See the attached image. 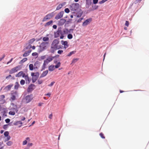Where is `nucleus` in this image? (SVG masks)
Returning a JSON list of instances; mask_svg holds the SVG:
<instances>
[{
	"label": "nucleus",
	"instance_id": "57",
	"mask_svg": "<svg viewBox=\"0 0 149 149\" xmlns=\"http://www.w3.org/2000/svg\"><path fill=\"white\" fill-rule=\"evenodd\" d=\"M98 0H93V3L94 4H96L97 3Z\"/></svg>",
	"mask_w": 149,
	"mask_h": 149
},
{
	"label": "nucleus",
	"instance_id": "22",
	"mask_svg": "<svg viewBox=\"0 0 149 149\" xmlns=\"http://www.w3.org/2000/svg\"><path fill=\"white\" fill-rule=\"evenodd\" d=\"M48 70L50 71H52L55 70V67L54 65H52L49 66L48 67Z\"/></svg>",
	"mask_w": 149,
	"mask_h": 149
},
{
	"label": "nucleus",
	"instance_id": "32",
	"mask_svg": "<svg viewBox=\"0 0 149 149\" xmlns=\"http://www.w3.org/2000/svg\"><path fill=\"white\" fill-rule=\"evenodd\" d=\"M76 52V51H72L70 52L67 56L69 57L72 54H74Z\"/></svg>",
	"mask_w": 149,
	"mask_h": 149
},
{
	"label": "nucleus",
	"instance_id": "2",
	"mask_svg": "<svg viewBox=\"0 0 149 149\" xmlns=\"http://www.w3.org/2000/svg\"><path fill=\"white\" fill-rule=\"evenodd\" d=\"M18 94L17 92L12 91L10 93V98L9 100L12 102L16 99V97L18 96Z\"/></svg>",
	"mask_w": 149,
	"mask_h": 149
},
{
	"label": "nucleus",
	"instance_id": "6",
	"mask_svg": "<svg viewBox=\"0 0 149 149\" xmlns=\"http://www.w3.org/2000/svg\"><path fill=\"white\" fill-rule=\"evenodd\" d=\"M54 16L53 12L49 13L46 15L42 20V22H45L52 17Z\"/></svg>",
	"mask_w": 149,
	"mask_h": 149
},
{
	"label": "nucleus",
	"instance_id": "45",
	"mask_svg": "<svg viewBox=\"0 0 149 149\" xmlns=\"http://www.w3.org/2000/svg\"><path fill=\"white\" fill-rule=\"evenodd\" d=\"M13 144V142L11 141H9L6 143V144L8 146H10Z\"/></svg>",
	"mask_w": 149,
	"mask_h": 149
},
{
	"label": "nucleus",
	"instance_id": "21",
	"mask_svg": "<svg viewBox=\"0 0 149 149\" xmlns=\"http://www.w3.org/2000/svg\"><path fill=\"white\" fill-rule=\"evenodd\" d=\"M48 70H46L45 71H44L42 74L40 76V78L46 76L48 73Z\"/></svg>",
	"mask_w": 149,
	"mask_h": 149
},
{
	"label": "nucleus",
	"instance_id": "13",
	"mask_svg": "<svg viewBox=\"0 0 149 149\" xmlns=\"http://www.w3.org/2000/svg\"><path fill=\"white\" fill-rule=\"evenodd\" d=\"M64 14L63 11H61L58 13L55 17V18L56 19H58L61 18Z\"/></svg>",
	"mask_w": 149,
	"mask_h": 149
},
{
	"label": "nucleus",
	"instance_id": "48",
	"mask_svg": "<svg viewBox=\"0 0 149 149\" xmlns=\"http://www.w3.org/2000/svg\"><path fill=\"white\" fill-rule=\"evenodd\" d=\"M7 138L5 139V141H7L10 139V137L9 136H6Z\"/></svg>",
	"mask_w": 149,
	"mask_h": 149
},
{
	"label": "nucleus",
	"instance_id": "38",
	"mask_svg": "<svg viewBox=\"0 0 149 149\" xmlns=\"http://www.w3.org/2000/svg\"><path fill=\"white\" fill-rule=\"evenodd\" d=\"M79 60V58H74L73 59L72 62V63H74L77 62Z\"/></svg>",
	"mask_w": 149,
	"mask_h": 149
},
{
	"label": "nucleus",
	"instance_id": "55",
	"mask_svg": "<svg viewBox=\"0 0 149 149\" xmlns=\"http://www.w3.org/2000/svg\"><path fill=\"white\" fill-rule=\"evenodd\" d=\"M125 25L127 26H128L129 25V22L128 21H126L125 23Z\"/></svg>",
	"mask_w": 149,
	"mask_h": 149
},
{
	"label": "nucleus",
	"instance_id": "64",
	"mask_svg": "<svg viewBox=\"0 0 149 149\" xmlns=\"http://www.w3.org/2000/svg\"><path fill=\"white\" fill-rule=\"evenodd\" d=\"M45 58V56H42L41 57V59H44Z\"/></svg>",
	"mask_w": 149,
	"mask_h": 149
},
{
	"label": "nucleus",
	"instance_id": "51",
	"mask_svg": "<svg viewBox=\"0 0 149 149\" xmlns=\"http://www.w3.org/2000/svg\"><path fill=\"white\" fill-rule=\"evenodd\" d=\"M55 83V82L54 81H52L51 83L50 84L48 85V86L50 87L52 86Z\"/></svg>",
	"mask_w": 149,
	"mask_h": 149
},
{
	"label": "nucleus",
	"instance_id": "25",
	"mask_svg": "<svg viewBox=\"0 0 149 149\" xmlns=\"http://www.w3.org/2000/svg\"><path fill=\"white\" fill-rule=\"evenodd\" d=\"M53 23V21L52 20H51L47 22L45 24V26L46 27L49 25H52V24Z\"/></svg>",
	"mask_w": 149,
	"mask_h": 149
},
{
	"label": "nucleus",
	"instance_id": "29",
	"mask_svg": "<svg viewBox=\"0 0 149 149\" xmlns=\"http://www.w3.org/2000/svg\"><path fill=\"white\" fill-rule=\"evenodd\" d=\"M27 58H23L19 62L20 64H22L23 63L25 62L26 61H27Z\"/></svg>",
	"mask_w": 149,
	"mask_h": 149
},
{
	"label": "nucleus",
	"instance_id": "26",
	"mask_svg": "<svg viewBox=\"0 0 149 149\" xmlns=\"http://www.w3.org/2000/svg\"><path fill=\"white\" fill-rule=\"evenodd\" d=\"M26 140H24L22 144L24 145H25L27 144V141H29L30 140V139L29 137H27L26 139Z\"/></svg>",
	"mask_w": 149,
	"mask_h": 149
},
{
	"label": "nucleus",
	"instance_id": "14",
	"mask_svg": "<svg viewBox=\"0 0 149 149\" xmlns=\"http://www.w3.org/2000/svg\"><path fill=\"white\" fill-rule=\"evenodd\" d=\"M5 98V96L4 95H0V103L1 104H3L5 103L6 101L4 99Z\"/></svg>",
	"mask_w": 149,
	"mask_h": 149
},
{
	"label": "nucleus",
	"instance_id": "37",
	"mask_svg": "<svg viewBox=\"0 0 149 149\" xmlns=\"http://www.w3.org/2000/svg\"><path fill=\"white\" fill-rule=\"evenodd\" d=\"M29 68L30 70H32L33 69V64H30L29 65Z\"/></svg>",
	"mask_w": 149,
	"mask_h": 149
},
{
	"label": "nucleus",
	"instance_id": "58",
	"mask_svg": "<svg viewBox=\"0 0 149 149\" xmlns=\"http://www.w3.org/2000/svg\"><path fill=\"white\" fill-rule=\"evenodd\" d=\"M52 116H53V115H52V113L51 114H50L49 115V119H52Z\"/></svg>",
	"mask_w": 149,
	"mask_h": 149
},
{
	"label": "nucleus",
	"instance_id": "27",
	"mask_svg": "<svg viewBox=\"0 0 149 149\" xmlns=\"http://www.w3.org/2000/svg\"><path fill=\"white\" fill-rule=\"evenodd\" d=\"M13 86V84H10L8 85L6 87H5V88L6 89H7L8 90H9L10 89L11 87Z\"/></svg>",
	"mask_w": 149,
	"mask_h": 149
},
{
	"label": "nucleus",
	"instance_id": "60",
	"mask_svg": "<svg viewBox=\"0 0 149 149\" xmlns=\"http://www.w3.org/2000/svg\"><path fill=\"white\" fill-rule=\"evenodd\" d=\"M13 58H12L10 60V61H8V62L7 63V64H8L9 63H10L12 62V61H13Z\"/></svg>",
	"mask_w": 149,
	"mask_h": 149
},
{
	"label": "nucleus",
	"instance_id": "61",
	"mask_svg": "<svg viewBox=\"0 0 149 149\" xmlns=\"http://www.w3.org/2000/svg\"><path fill=\"white\" fill-rule=\"evenodd\" d=\"M51 94L49 93H47L45 94V96H48L49 97H50Z\"/></svg>",
	"mask_w": 149,
	"mask_h": 149
},
{
	"label": "nucleus",
	"instance_id": "3",
	"mask_svg": "<svg viewBox=\"0 0 149 149\" xmlns=\"http://www.w3.org/2000/svg\"><path fill=\"white\" fill-rule=\"evenodd\" d=\"M79 7V4L77 3H73L70 6V9L72 11H76Z\"/></svg>",
	"mask_w": 149,
	"mask_h": 149
},
{
	"label": "nucleus",
	"instance_id": "49",
	"mask_svg": "<svg viewBox=\"0 0 149 149\" xmlns=\"http://www.w3.org/2000/svg\"><path fill=\"white\" fill-rule=\"evenodd\" d=\"M38 84H40L42 83L43 81L41 80H38Z\"/></svg>",
	"mask_w": 149,
	"mask_h": 149
},
{
	"label": "nucleus",
	"instance_id": "36",
	"mask_svg": "<svg viewBox=\"0 0 149 149\" xmlns=\"http://www.w3.org/2000/svg\"><path fill=\"white\" fill-rule=\"evenodd\" d=\"M35 39L33 38L30 39L29 41V43L30 44H31L33 43V42L35 41Z\"/></svg>",
	"mask_w": 149,
	"mask_h": 149
},
{
	"label": "nucleus",
	"instance_id": "35",
	"mask_svg": "<svg viewBox=\"0 0 149 149\" xmlns=\"http://www.w3.org/2000/svg\"><path fill=\"white\" fill-rule=\"evenodd\" d=\"M63 5L62 4H60L58 5L57 7L56 10H58L61 8L63 7Z\"/></svg>",
	"mask_w": 149,
	"mask_h": 149
},
{
	"label": "nucleus",
	"instance_id": "18",
	"mask_svg": "<svg viewBox=\"0 0 149 149\" xmlns=\"http://www.w3.org/2000/svg\"><path fill=\"white\" fill-rule=\"evenodd\" d=\"M66 22V20L64 19H61L58 21V24L60 26H62Z\"/></svg>",
	"mask_w": 149,
	"mask_h": 149
},
{
	"label": "nucleus",
	"instance_id": "19",
	"mask_svg": "<svg viewBox=\"0 0 149 149\" xmlns=\"http://www.w3.org/2000/svg\"><path fill=\"white\" fill-rule=\"evenodd\" d=\"M61 44L64 46V48L66 49L68 47V42L67 41L62 40L61 41Z\"/></svg>",
	"mask_w": 149,
	"mask_h": 149
},
{
	"label": "nucleus",
	"instance_id": "54",
	"mask_svg": "<svg viewBox=\"0 0 149 149\" xmlns=\"http://www.w3.org/2000/svg\"><path fill=\"white\" fill-rule=\"evenodd\" d=\"M5 57V55L4 54H3L2 57L0 58V62Z\"/></svg>",
	"mask_w": 149,
	"mask_h": 149
},
{
	"label": "nucleus",
	"instance_id": "59",
	"mask_svg": "<svg viewBox=\"0 0 149 149\" xmlns=\"http://www.w3.org/2000/svg\"><path fill=\"white\" fill-rule=\"evenodd\" d=\"M10 119L8 118L6 119L5 120V121L6 123H9L10 121Z\"/></svg>",
	"mask_w": 149,
	"mask_h": 149
},
{
	"label": "nucleus",
	"instance_id": "46",
	"mask_svg": "<svg viewBox=\"0 0 149 149\" xmlns=\"http://www.w3.org/2000/svg\"><path fill=\"white\" fill-rule=\"evenodd\" d=\"M82 14V12H80V13L77 15V17H80L81 16Z\"/></svg>",
	"mask_w": 149,
	"mask_h": 149
},
{
	"label": "nucleus",
	"instance_id": "34",
	"mask_svg": "<svg viewBox=\"0 0 149 149\" xmlns=\"http://www.w3.org/2000/svg\"><path fill=\"white\" fill-rule=\"evenodd\" d=\"M42 40L44 42H48L49 40V38L48 37H44L43 38Z\"/></svg>",
	"mask_w": 149,
	"mask_h": 149
},
{
	"label": "nucleus",
	"instance_id": "33",
	"mask_svg": "<svg viewBox=\"0 0 149 149\" xmlns=\"http://www.w3.org/2000/svg\"><path fill=\"white\" fill-rule=\"evenodd\" d=\"M31 48H32L33 49H35L36 47L34 46H33L32 47L31 45H29L26 47V48L27 49H30Z\"/></svg>",
	"mask_w": 149,
	"mask_h": 149
},
{
	"label": "nucleus",
	"instance_id": "39",
	"mask_svg": "<svg viewBox=\"0 0 149 149\" xmlns=\"http://www.w3.org/2000/svg\"><path fill=\"white\" fill-rule=\"evenodd\" d=\"M61 65V63L60 62L58 63L54 67L55 68H57L60 67Z\"/></svg>",
	"mask_w": 149,
	"mask_h": 149
},
{
	"label": "nucleus",
	"instance_id": "4",
	"mask_svg": "<svg viewBox=\"0 0 149 149\" xmlns=\"http://www.w3.org/2000/svg\"><path fill=\"white\" fill-rule=\"evenodd\" d=\"M55 38H57L60 36V38L62 39L63 38L64 36L63 35L62 31L61 29H58L56 32L54 33Z\"/></svg>",
	"mask_w": 149,
	"mask_h": 149
},
{
	"label": "nucleus",
	"instance_id": "62",
	"mask_svg": "<svg viewBox=\"0 0 149 149\" xmlns=\"http://www.w3.org/2000/svg\"><path fill=\"white\" fill-rule=\"evenodd\" d=\"M25 118L24 117H22V118H21V120L22 121H23V120H25Z\"/></svg>",
	"mask_w": 149,
	"mask_h": 149
},
{
	"label": "nucleus",
	"instance_id": "9",
	"mask_svg": "<svg viewBox=\"0 0 149 149\" xmlns=\"http://www.w3.org/2000/svg\"><path fill=\"white\" fill-rule=\"evenodd\" d=\"M33 99V95L31 94L27 95L25 98V101L27 103L31 102Z\"/></svg>",
	"mask_w": 149,
	"mask_h": 149
},
{
	"label": "nucleus",
	"instance_id": "41",
	"mask_svg": "<svg viewBox=\"0 0 149 149\" xmlns=\"http://www.w3.org/2000/svg\"><path fill=\"white\" fill-rule=\"evenodd\" d=\"M32 55L33 56H36V58L37 57L38 55V53L37 52H33L32 54Z\"/></svg>",
	"mask_w": 149,
	"mask_h": 149
},
{
	"label": "nucleus",
	"instance_id": "1",
	"mask_svg": "<svg viewBox=\"0 0 149 149\" xmlns=\"http://www.w3.org/2000/svg\"><path fill=\"white\" fill-rule=\"evenodd\" d=\"M59 43L58 40L55 39L53 41L51 46V52L54 53L56 49H59L60 47H59L58 45Z\"/></svg>",
	"mask_w": 149,
	"mask_h": 149
},
{
	"label": "nucleus",
	"instance_id": "28",
	"mask_svg": "<svg viewBox=\"0 0 149 149\" xmlns=\"http://www.w3.org/2000/svg\"><path fill=\"white\" fill-rule=\"evenodd\" d=\"M62 33H63V36L64 34H67L68 33V29H65L62 31Z\"/></svg>",
	"mask_w": 149,
	"mask_h": 149
},
{
	"label": "nucleus",
	"instance_id": "40",
	"mask_svg": "<svg viewBox=\"0 0 149 149\" xmlns=\"http://www.w3.org/2000/svg\"><path fill=\"white\" fill-rule=\"evenodd\" d=\"M68 38L69 39H71L73 37L72 35L71 34H69L67 36Z\"/></svg>",
	"mask_w": 149,
	"mask_h": 149
},
{
	"label": "nucleus",
	"instance_id": "8",
	"mask_svg": "<svg viewBox=\"0 0 149 149\" xmlns=\"http://www.w3.org/2000/svg\"><path fill=\"white\" fill-rule=\"evenodd\" d=\"M39 74L38 72H36L35 73L34 72H32L31 73V75L33 77H32V81L34 82L35 81L38 79Z\"/></svg>",
	"mask_w": 149,
	"mask_h": 149
},
{
	"label": "nucleus",
	"instance_id": "30",
	"mask_svg": "<svg viewBox=\"0 0 149 149\" xmlns=\"http://www.w3.org/2000/svg\"><path fill=\"white\" fill-rule=\"evenodd\" d=\"M19 86V84L18 82H16L14 86V88L15 89H17Z\"/></svg>",
	"mask_w": 149,
	"mask_h": 149
},
{
	"label": "nucleus",
	"instance_id": "23",
	"mask_svg": "<svg viewBox=\"0 0 149 149\" xmlns=\"http://www.w3.org/2000/svg\"><path fill=\"white\" fill-rule=\"evenodd\" d=\"M22 123L21 121H17L13 124L14 125H18L19 124H20V125L19 126V127L22 126Z\"/></svg>",
	"mask_w": 149,
	"mask_h": 149
},
{
	"label": "nucleus",
	"instance_id": "10",
	"mask_svg": "<svg viewBox=\"0 0 149 149\" xmlns=\"http://www.w3.org/2000/svg\"><path fill=\"white\" fill-rule=\"evenodd\" d=\"M10 105V110L13 111H16L17 112L18 111L17 106L13 102L11 103Z\"/></svg>",
	"mask_w": 149,
	"mask_h": 149
},
{
	"label": "nucleus",
	"instance_id": "52",
	"mask_svg": "<svg viewBox=\"0 0 149 149\" xmlns=\"http://www.w3.org/2000/svg\"><path fill=\"white\" fill-rule=\"evenodd\" d=\"M33 145V144L32 143H28L27 144V147L29 148L30 147L32 146Z\"/></svg>",
	"mask_w": 149,
	"mask_h": 149
},
{
	"label": "nucleus",
	"instance_id": "24",
	"mask_svg": "<svg viewBox=\"0 0 149 149\" xmlns=\"http://www.w3.org/2000/svg\"><path fill=\"white\" fill-rule=\"evenodd\" d=\"M24 77L26 81V83L28 82V83H29L31 81V79L29 77L28 75H26Z\"/></svg>",
	"mask_w": 149,
	"mask_h": 149
},
{
	"label": "nucleus",
	"instance_id": "16",
	"mask_svg": "<svg viewBox=\"0 0 149 149\" xmlns=\"http://www.w3.org/2000/svg\"><path fill=\"white\" fill-rule=\"evenodd\" d=\"M53 58V57H49L47 59L44 61V63L47 65L49 63L52 61Z\"/></svg>",
	"mask_w": 149,
	"mask_h": 149
},
{
	"label": "nucleus",
	"instance_id": "31",
	"mask_svg": "<svg viewBox=\"0 0 149 149\" xmlns=\"http://www.w3.org/2000/svg\"><path fill=\"white\" fill-rule=\"evenodd\" d=\"M15 111H13L11 110V111L9 112V114L10 115H14L15 113Z\"/></svg>",
	"mask_w": 149,
	"mask_h": 149
},
{
	"label": "nucleus",
	"instance_id": "63",
	"mask_svg": "<svg viewBox=\"0 0 149 149\" xmlns=\"http://www.w3.org/2000/svg\"><path fill=\"white\" fill-rule=\"evenodd\" d=\"M53 28L54 29H56L57 28V26L56 25H54L53 26Z\"/></svg>",
	"mask_w": 149,
	"mask_h": 149
},
{
	"label": "nucleus",
	"instance_id": "17",
	"mask_svg": "<svg viewBox=\"0 0 149 149\" xmlns=\"http://www.w3.org/2000/svg\"><path fill=\"white\" fill-rule=\"evenodd\" d=\"M40 63L38 61H36L34 64V68L38 69L40 67Z\"/></svg>",
	"mask_w": 149,
	"mask_h": 149
},
{
	"label": "nucleus",
	"instance_id": "12",
	"mask_svg": "<svg viewBox=\"0 0 149 149\" xmlns=\"http://www.w3.org/2000/svg\"><path fill=\"white\" fill-rule=\"evenodd\" d=\"M92 21V18H90L87 19L82 24V26H86L88 24Z\"/></svg>",
	"mask_w": 149,
	"mask_h": 149
},
{
	"label": "nucleus",
	"instance_id": "50",
	"mask_svg": "<svg viewBox=\"0 0 149 149\" xmlns=\"http://www.w3.org/2000/svg\"><path fill=\"white\" fill-rule=\"evenodd\" d=\"M65 11L67 13H68L70 12L69 9L68 8H66L65 9Z\"/></svg>",
	"mask_w": 149,
	"mask_h": 149
},
{
	"label": "nucleus",
	"instance_id": "47",
	"mask_svg": "<svg viewBox=\"0 0 149 149\" xmlns=\"http://www.w3.org/2000/svg\"><path fill=\"white\" fill-rule=\"evenodd\" d=\"M9 134V132L8 131H6V132H5L4 133V136L6 137L9 136L8 135Z\"/></svg>",
	"mask_w": 149,
	"mask_h": 149
},
{
	"label": "nucleus",
	"instance_id": "56",
	"mask_svg": "<svg viewBox=\"0 0 149 149\" xmlns=\"http://www.w3.org/2000/svg\"><path fill=\"white\" fill-rule=\"evenodd\" d=\"M83 19V18H81L79 19L77 21V23L80 22L81 20Z\"/></svg>",
	"mask_w": 149,
	"mask_h": 149
},
{
	"label": "nucleus",
	"instance_id": "20",
	"mask_svg": "<svg viewBox=\"0 0 149 149\" xmlns=\"http://www.w3.org/2000/svg\"><path fill=\"white\" fill-rule=\"evenodd\" d=\"M31 49H30L28 51L26 52L23 55V57H26L28 56L31 52Z\"/></svg>",
	"mask_w": 149,
	"mask_h": 149
},
{
	"label": "nucleus",
	"instance_id": "15",
	"mask_svg": "<svg viewBox=\"0 0 149 149\" xmlns=\"http://www.w3.org/2000/svg\"><path fill=\"white\" fill-rule=\"evenodd\" d=\"M26 75L23 71H21L18 72L17 74L15 75V77H19L22 76L23 77H24Z\"/></svg>",
	"mask_w": 149,
	"mask_h": 149
},
{
	"label": "nucleus",
	"instance_id": "42",
	"mask_svg": "<svg viewBox=\"0 0 149 149\" xmlns=\"http://www.w3.org/2000/svg\"><path fill=\"white\" fill-rule=\"evenodd\" d=\"M20 84L22 85H24L25 83V81L23 79H22L20 81Z\"/></svg>",
	"mask_w": 149,
	"mask_h": 149
},
{
	"label": "nucleus",
	"instance_id": "44",
	"mask_svg": "<svg viewBox=\"0 0 149 149\" xmlns=\"http://www.w3.org/2000/svg\"><path fill=\"white\" fill-rule=\"evenodd\" d=\"M47 65L46 64H45V63H43V64L42 65V70H43L45 69V68H46V66Z\"/></svg>",
	"mask_w": 149,
	"mask_h": 149
},
{
	"label": "nucleus",
	"instance_id": "11",
	"mask_svg": "<svg viewBox=\"0 0 149 149\" xmlns=\"http://www.w3.org/2000/svg\"><path fill=\"white\" fill-rule=\"evenodd\" d=\"M35 88V86L33 84H30L27 89V91L28 93L31 92Z\"/></svg>",
	"mask_w": 149,
	"mask_h": 149
},
{
	"label": "nucleus",
	"instance_id": "43",
	"mask_svg": "<svg viewBox=\"0 0 149 149\" xmlns=\"http://www.w3.org/2000/svg\"><path fill=\"white\" fill-rule=\"evenodd\" d=\"M100 135L102 139H104L105 138V137L104 136V134L102 133L101 132L100 133Z\"/></svg>",
	"mask_w": 149,
	"mask_h": 149
},
{
	"label": "nucleus",
	"instance_id": "5",
	"mask_svg": "<svg viewBox=\"0 0 149 149\" xmlns=\"http://www.w3.org/2000/svg\"><path fill=\"white\" fill-rule=\"evenodd\" d=\"M21 69V66L18 65L11 69L9 71V73L10 74H12L19 70Z\"/></svg>",
	"mask_w": 149,
	"mask_h": 149
},
{
	"label": "nucleus",
	"instance_id": "7",
	"mask_svg": "<svg viewBox=\"0 0 149 149\" xmlns=\"http://www.w3.org/2000/svg\"><path fill=\"white\" fill-rule=\"evenodd\" d=\"M49 42H43L41 44L40 47L42 50H44L49 46Z\"/></svg>",
	"mask_w": 149,
	"mask_h": 149
},
{
	"label": "nucleus",
	"instance_id": "53",
	"mask_svg": "<svg viewBox=\"0 0 149 149\" xmlns=\"http://www.w3.org/2000/svg\"><path fill=\"white\" fill-rule=\"evenodd\" d=\"M63 52V51L62 50H59L58 51L57 53L59 54H61Z\"/></svg>",
	"mask_w": 149,
	"mask_h": 149
}]
</instances>
